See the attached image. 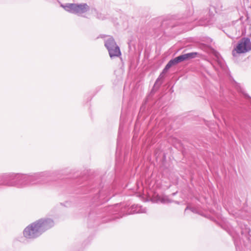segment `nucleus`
<instances>
[{"label":"nucleus","instance_id":"nucleus-1","mask_svg":"<svg viewBox=\"0 0 251 251\" xmlns=\"http://www.w3.org/2000/svg\"><path fill=\"white\" fill-rule=\"evenodd\" d=\"M57 173V171H46L28 175L15 173L1 174L0 185L18 188L44 185L51 180Z\"/></svg>","mask_w":251,"mask_h":251},{"label":"nucleus","instance_id":"nucleus-2","mask_svg":"<svg viewBox=\"0 0 251 251\" xmlns=\"http://www.w3.org/2000/svg\"><path fill=\"white\" fill-rule=\"evenodd\" d=\"M54 225V222L52 219L42 218L27 226L23 231V235L26 239L33 240L39 237Z\"/></svg>","mask_w":251,"mask_h":251},{"label":"nucleus","instance_id":"nucleus-3","mask_svg":"<svg viewBox=\"0 0 251 251\" xmlns=\"http://www.w3.org/2000/svg\"><path fill=\"white\" fill-rule=\"evenodd\" d=\"M241 234L244 238L243 239V246L240 247L237 239H234V244L237 251H251V229L247 225H241Z\"/></svg>","mask_w":251,"mask_h":251},{"label":"nucleus","instance_id":"nucleus-4","mask_svg":"<svg viewBox=\"0 0 251 251\" xmlns=\"http://www.w3.org/2000/svg\"><path fill=\"white\" fill-rule=\"evenodd\" d=\"M104 43L111 59L120 57L121 55L120 47L112 36L104 35Z\"/></svg>","mask_w":251,"mask_h":251},{"label":"nucleus","instance_id":"nucleus-5","mask_svg":"<svg viewBox=\"0 0 251 251\" xmlns=\"http://www.w3.org/2000/svg\"><path fill=\"white\" fill-rule=\"evenodd\" d=\"M64 9L71 13L81 15L90 10L89 6L85 3L80 4L67 3L63 6Z\"/></svg>","mask_w":251,"mask_h":251},{"label":"nucleus","instance_id":"nucleus-6","mask_svg":"<svg viewBox=\"0 0 251 251\" xmlns=\"http://www.w3.org/2000/svg\"><path fill=\"white\" fill-rule=\"evenodd\" d=\"M251 50V42L249 38H243L238 42L236 48L232 51L234 56L237 53H245Z\"/></svg>","mask_w":251,"mask_h":251},{"label":"nucleus","instance_id":"nucleus-7","mask_svg":"<svg viewBox=\"0 0 251 251\" xmlns=\"http://www.w3.org/2000/svg\"><path fill=\"white\" fill-rule=\"evenodd\" d=\"M110 192L111 190L109 187L102 188L94 197V201L99 199L101 202L107 201L114 195H111Z\"/></svg>","mask_w":251,"mask_h":251},{"label":"nucleus","instance_id":"nucleus-8","mask_svg":"<svg viewBox=\"0 0 251 251\" xmlns=\"http://www.w3.org/2000/svg\"><path fill=\"white\" fill-rule=\"evenodd\" d=\"M200 56L201 54L199 52H193L182 54L177 56L176 57L178 60L179 63H180L185 60H190L191 59H193L197 57Z\"/></svg>","mask_w":251,"mask_h":251},{"label":"nucleus","instance_id":"nucleus-9","mask_svg":"<svg viewBox=\"0 0 251 251\" xmlns=\"http://www.w3.org/2000/svg\"><path fill=\"white\" fill-rule=\"evenodd\" d=\"M178 63H179V62L176 57L174 59H171L168 62V63L164 68L162 71V73H166L171 67L176 65Z\"/></svg>","mask_w":251,"mask_h":251},{"label":"nucleus","instance_id":"nucleus-10","mask_svg":"<svg viewBox=\"0 0 251 251\" xmlns=\"http://www.w3.org/2000/svg\"><path fill=\"white\" fill-rule=\"evenodd\" d=\"M151 201L156 203H165L166 200L165 198L162 197L159 195L154 194L151 198Z\"/></svg>","mask_w":251,"mask_h":251},{"label":"nucleus","instance_id":"nucleus-11","mask_svg":"<svg viewBox=\"0 0 251 251\" xmlns=\"http://www.w3.org/2000/svg\"><path fill=\"white\" fill-rule=\"evenodd\" d=\"M135 211L136 213H146L147 212V209L141 206H137V209L135 210Z\"/></svg>","mask_w":251,"mask_h":251},{"label":"nucleus","instance_id":"nucleus-12","mask_svg":"<svg viewBox=\"0 0 251 251\" xmlns=\"http://www.w3.org/2000/svg\"><path fill=\"white\" fill-rule=\"evenodd\" d=\"M163 73H162L159 75V77H158V78L156 79V81H155V84H154V86H156V85H158V83H159V81H160V79H163V78H164V76H163Z\"/></svg>","mask_w":251,"mask_h":251},{"label":"nucleus","instance_id":"nucleus-13","mask_svg":"<svg viewBox=\"0 0 251 251\" xmlns=\"http://www.w3.org/2000/svg\"><path fill=\"white\" fill-rule=\"evenodd\" d=\"M123 126L121 124H120V126H119V135H118V141H117L118 144H119V143L120 136L121 132L122 130H123Z\"/></svg>","mask_w":251,"mask_h":251},{"label":"nucleus","instance_id":"nucleus-14","mask_svg":"<svg viewBox=\"0 0 251 251\" xmlns=\"http://www.w3.org/2000/svg\"><path fill=\"white\" fill-rule=\"evenodd\" d=\"M213 53H214V55L215 56V57L218 59H219V57L220 56V54L217 51H216V50H213Z\"/></svg>","mask_w":251,"mask_h":251},{"label":"nucleus","instance_id":"nucleus-15","mask_svg":"<svg viewBox=\"0 0 251 251\" xmlns=\"http://www.w3.org/2000/svg\"><path fill=\"white\" fill-rule=\"evenodd\" d=\"M208 23H209V21H207L206 22L204 23H203L202 22L200 21L199 25H204V26H205V25H207L208 24Z\"/></svg>","mask_w":251,"mask_h":251},{"label":"nucleus","instance_id":"nucleus-16","mask_svg":"<svg viewBox=\"0 0 251 251\" xmlns=\"http://www.w3.org/2000/svg\"><path fill=\"white\" fill-rule=\"evenodd\" d=\"M235 34L237 35H239V34H240V29L239 28L238 29V31H237V30L236 31Z\"/></svg>","mask_w":251,"mask_h":251},{"label":"nucleus","instance_id":"nucleus-17","mask_svg":"<svg viewBox=\"0 0 251 251\" xmlns=\"http://www.w3.org/2000/svg\"><path fill=\"white\" fill-rule=\"evenodd\" d=\"M189 209V207L188 206H187V207L185 208V211H186L187 209ZM190 209L192 211H193V212L194 211L192 208H190Z\"/></svg>","mask_w":251,"mask_h":251},{"label":"nucleus","instance_id":"nucleus-18","mask_svg":"<svg viewBox=\"0 0 251 251\" xmlns=\"http://www.w3.org/2000/svg\"><path fill=\"white\" fill-rule=\"evenodd\" d=\"M245 96L247 97H249V96L247 94H245Z\"/></svg>","mask_w":251,"mask_h":251},{"label":"nucleus","instance_id":"nucleus-19","mask_svg":"<svg viewBox=\"0 0 251 251\" xmlns=\"http://www.w3.org/2000/svg\"><path fill=\"white\" fill-rule=\"evenodd\" d=\"M240 27H242V25L241 24H240Z\"/></svg>","mask_w":251,"mask_h":251},{"label":"nucleus","instance_id":"nucleus-20","mask_svg":"<svg viewBox=\"0 0 251 251\" xmlns=\"http://www.w3.org/2000/svg\"><path fill=\"white\" fill-rule=\"evenodd\" d=\"M161 82H160V83L158 84V85H159H159H161Z\"/></svg>","mask_w":251,"mask_h":251}]
</instances>
